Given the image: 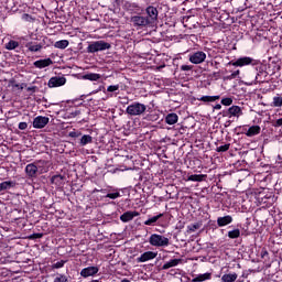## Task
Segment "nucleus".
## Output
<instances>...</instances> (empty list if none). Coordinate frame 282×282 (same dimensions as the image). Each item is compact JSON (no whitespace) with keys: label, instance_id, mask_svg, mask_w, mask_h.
Instances as JSON below:
<instances>
[{"label":"nucleus","instance_id":"obj_26","mask_svg":"<svg viewBox=\"0 0 282 282\" xmlns=\"http://www.w3.org/2000/svg\"><path fill=\"white\" fill-rule=\"evenodd\" d=\"M15 183L12 181H4L2 183H0V193H2V191H9V188H14Z\"/></svg>","mask_w":282,"mask_h":282},{"label":"nucleus","instance_id":"obj_9","mask_svg":"<svg viewBox=\"0 0 282 282\" xmlns=\"http://www.w3.org/2000/svg\"><path fill=\"white\" fill-rule=\"evenodd\" d=\"M50 124V119L47 117L37 116L33 119L34 129H45Z\"/></svg>","mask_w":282,"mask_h":282},{"label":"nucleus","instance_id":"obj_14","mask_svg":"<svg viewBox=\"0 0 282 282\" xmlns=\"http://www.w3.org/2000/svg\"><path fill=\"white\" fill-rule=\"evenodd\" d=\"M25 173L28 177H36L39 175V166H36L34 163H30L25 166Z\"/></svg>","mask_w":282,"mask_h":282},{"label":"nucleus","instance_id":"obj_6","mask_svg":"<svg viewBox=\"0 0 282 282\" xmlns=\"http://www.w3.org/2000/svg\"><path fill=\"white\" fill-rule=\"evenodd\" d=\"M228 65H232L234 67H243L246 65H259V61L252 57H240L236 62H229Z\"/></svg>","mask_w":282,"mask_h":282},{"label":"nucleus","instance_id":"obj_35","mask_svg":"<svg viewBox=\"0 0 282 282\" xmlns=\"http://www.w3.org/2000/svg\"><path fill=\"white\" fill-rule=\"evenodd\" d=\"M271 107H282V97L281 95H276L273 97V101L271 104Z\"/></svg>","mask_w":282,"mask_h":282},{"label":"nucleus","instance_id":"obj_21","mask_svg":"<svg viewBox=\"0 0 282 282\" xmlns=\"http://www.w3.org/2000/svg\"><path fill=\"white\" fill-rule=\"evenodd\" d=\"M177 120H180V117L175 112H171L165 117L166 124H177Z\"/></svg>","mask_w":282,"mask_h":282},{"label":"nucleus","instance_id":"obj_51","mask_svg":"<svg viewBox=\"0 0 282 282\" xmlns=\"http://www.w3.org/2000/svg\"><path fill=\"white\" fill-rule=\"evenodd\" d=\"M219 63L218 62H212V67H215V69H218Z\"/></svg>","mask_w":282,"mask_h":282},{"label":"nucleus","instance_id":"obj_20","mask_svg":"<svg viewBox=\"0 0 282 282\" xmlns=\"http://www.w3.org/2000/svg\"><path fill=\"white\" fill-rule=\"evenodd\" d=\"M259 133H261V127L259 126H251L247 132H245V135H247V138H254V135H259Z\"/></svg>","mask_w":282,"mask_h":282},{"label":"nucleus","instance_id":"obj_30","mask_svg":"<svg viewBox=\"0 0 282 282\" xmlns=\"http://www.w3.org/2000/svg\"><path fill=\"white\" fill-rule=\"evenodd\" d=\"M26 47L30 52H41L43 50V45L41 44H33L32 42H29L26 44Z\"/></svg>","mask_w":282,"mask_h":282},{"label":"nucleus","instance_id":"obj_50","mask_svg":"<svg viewBox=\"0 0 282 282\" xmlns=\"http://www.w3.org/2000/svg\"><path fill=\"white\" fill-rule=\"evenodd\" d=\"M221 76V74L219 72H215L212 75V78H215L216 80Z\"/></svg>","mask_w":282,"mask_h":282},{"label":"nucleus","instance_id":"obj_5","mask_svg":"<svg viewBox=\"0 0 282 282\" xmlns=\"http://www.w3.org/2000/svg\"><path fill=\"white\" fill-rule=\"evenodd\" d=\"M145 18L147 20L152 24V28L155 25V23H158V17L160 14V12L158 11V8L153 7V6H149L145 9Z\"/></svg>","mask_w":282,"mask_h":282},{"label":"nucleus","instance_id":"obj_11","mask_svg":"<svg viewBox=\"0 0 282 282\" xmlns=\"http://www.w3.org/2000/svg\"><path fill=\"white\" fill-rule=\"evenodd\" d=\"M98 272H100L98 267H87L82 269L80 276H83V279H88V276H96Z\"/></svg>","mask_w":282,"mask_h":282},{"label":"nucleus","instance_id":"obj_37","mask_svg":"<svg viewBox=\"0 0 282 282\" xmlns=\"http://www.w3.org/2000/svg\"><path fill=\"white\" fill-rule=\"evenodd\" d=\"M202 228V223H195L193 225L187 226L188 232H195V230H199Z\"/></svg>","mask_w":282,"mask_h":282},{"label":"nucleus","instance_id":"obj_25","mask_svg":"<svg viewBox=\"0 0 282 282\" xmlns=\"http://www.w3.org/2000/svg\"><path fill=\"white\" fill-rule=\"evenodd\" d=\"M64 180H65V176L57 174V175L52 176L51 183L55 184V186H63Z\"/></svg>","mask_w":282,"mask_h":282},{"label":"nucleus","instance_id":"obj_46","mask_svg":"<svg viewBox=\"0 0 282 282\" xmlns=\"http://www.w3.org/2000/svg\"><path fill=\"white\" fill-rule=\"evenodd\" d=\"M18 128L20 131H25V129H28V122H20Z\"/></svg>","mask_w":282,"mask_h":282},{"label":"nucleus","instance_id":"obj_56","mask_svg":"<svg viewBox=\"0 0 282 282\" xmlns=\"http://www.w3.org/2000/svg\"><path fill=\"white\" fill-rule=\"evenodd\" d=\"M268 256V251L262 252V258Z\"/></svg>","mask_w":282,"mask_h":282},{"label":"nucleus","instance_id":"obj_57","mask_svg":"<svg viewBox=\"0 0 282 282\" xmlns=\"http://www.w3.org/2000/svg\"><path fill=\"white\" fill-rule=\"evenodd\" d=\"M121 282H130L129 279H123Z\"/></svg>","mask_w":282,"mask_h":282},{"label":"nucleus","instance_id":"obj_17","mask_svg":"<svg viewBox=\"0 0 282 282\" xmlns=\"http://www.w3.org/2000/svg\"><path fill=\"white\" fill-rule=\"evenodd\" d=\"M52 58L39 59L33 63L34 67L37 69H44V67H50L52 65Z\"/></svg>","mask_w":282,"mask_h":282},{"label":"nucleus","instance_id":"obj_4","mask_svg":"<svg viewBox=\"0 0 282 282\" xmlns=\"http://www.w3.org/2000/svg\"><path fill=\"white\" fill-rule=\"evenodd\" d=\"M149 243L150 246H154L156 248H166V246H169V238L162 235L153 234L150 236Z\"/></svg>","mask_w":282,"mask_h":282},{"label":"nucleus","instance_id":"obj_43","mask_svg":"<svg viewBox=\"0 0 282 282\" xmlns=\"http://www.w3.org/2000/svg\"><path fill=\"white\" fill-rule=\"evenodd\" d=\"M54 282H69V279L61 274L59 276L55 278Z\"/></svg>","mask_w":282,"mask_h":282},{"label":"nucleus","instance_id":"obj_22","mask_svg":"<svg viewBox=\"0 0 282 282\" xmlns=\"http://www.w3.org/2000/svg\"><path fill=\"white\" fill-rule=\"evenodd\" d=\"M208 175L206 174H192L187 177L188 182H204Z\"/></svg>","mask_w":282,"mask_h":282},{"label":"nucleus","instance_id":"obj_36","mask_svg":"<svg viewBox=\"0 0 282 282\" xmlns=\"http://www.w3.org/2000/svg\"><path fill=\"white\" fill-rule=\"evenodd\" d=\"M229 150H230V143H225L216 148V153H226V151H229Z\"/></svg>","mask_w":282,"mask_h":282},{"label":"nucleus","instance_id":"obj_23","mask_svg":"<svg viewBox=\"0 0 282 282\" xmlns=\"http://www.w3.org/2000/svg\"><path fill=\"white\" fill-rule=\"evenodd\" d=\"M212 274L210 273H203L198 274L192 279V282H203V281H210Z\"/></svg>","mask_w":282,"mask_h":282},{"label":"nucleus","instance_id":"obj_31","mask_svg":"<svg viewBox=\"0 0 282 282\" xmlns=\"http://www.w3.org/2000/svg\"><path fill=\"white\" fill-rule=\"evenodd\" d=\"M101 76L100 74L90 73L83 76L84 80H100Z\"/></svg>","mask_w":282,"mask_h":282},{"label":"nucleus","instance_id":"obj_24","mask_svg":"<svg viewBox=\"0 0 282 282\" xmlns=\"http://www.w3.org/2000/svg\"><path fill=\"white\" fill-rule=\"evenodd\" d=\"M162 217H164V214L153 216L152 218H149L148 220L144 221V226H155V224H158V220L162 219Z\"/></svg>","mask_w":282,"mask_h":282},{"label":"nucleus","instance_id":"obj_12","mask_svg":"<svg viewBox=\"0 0 282 282\" xmlns=\"http://www.w3.org/2000/svg\"><path fill=\"white\" fill-rule=\"evenodd\" d=\"M134 217H140V213L128 210L120 216V220L123 224H129V221H133Z\"/></svg>","mask_w":282,"mask_h":282},{"label":"nucleus","instance_id":"obj_29","mask_svg":"<svg viewBox=\"0 0 282 282\" xmlns=\"http://www.w3.org/2000/svg\"><path fill=\"white\" fill-rule=\"evenodd\" d=\"M68 46H69V41L67 40L57 41L54 44V47H56L57 50H66V47Z\"/></svg>","mask_w":282,"mask_h":282},{"label":"nucleus","instance_id":"obj_48","mask_svg":"<svg viewBox=\"0 0 282 282\" xmlns=\"http://www.w3.org/2000/svg\"><path fill=\"white\" fill-rule=\"evenodd\" d=\"M22 19H23V21H32V15H30V14H28V13H24V14L22 15Z\"/></svg>","mask_w":282,"mask_h":282},{"label":"nucleus","instance_id":"obj_42","mask_svg":"<svg viewBox=\"0 0 282 282\" xmlns=\"http://www.w3.org/2000/svg\"><path fill=\"white\" fill-rule=\"evenodd\" d=\"M65 265V260L58 261L53 264V269L58 270Z\"/></svg>","mask_w":282,"mask_h":282},{"label":"nucleus","instance_id":"obj_18","mask_svg":"<svg viewBox=\"0 0 282 282\" xmlns=\"http://www.w3.org/2000/svg\"><path fill=\"white\" fill-rule=\"evenodd\" d=\"M230 224H232V216L230 215L217 218V226L219 228H224V226H228Z\"/></svg>","mask_w":282,"mask_h":282},{"label":"nucleus","instance_id":"obj_38","mask_svg":"<svg viewBox=\"0 0 282 282\" xmlns=\"http://www.w3.org/2000/svg\"><path fill=\"white\" fill-rule=\"evenodd\" d=\"M239 74H240L239 69L234 70L230 75H228L226 77V79L227 80H235V78H239Z\"/></svg>","mask_w":282,"mask_h":282},{"label":"nucleus","instance_id":"obj_34","mask_svg":"<svg viewBox=\"0 0 282 282\" xmlns=\"http://www.w3.org/2000/svg\"><path fill=\"white\" fill-rule=\"evenodd\" d=\"M17 47H19V42L11 40L6 44V50L12 51V50H17Z\"/></svg>","mask_w":282,"mask_h":282},{"label":"nucleus","instance_id":"obj_33","mask_svg":"<svg viewBox=\"0 0 282 282\" xmlns=\"http://www.w3.org/2000/svg\"><path fill=\"white\" fill-rule=\"evenodd\" d=\"M228 237L229 239H239V237H241V231L239 229L228 231Z\"/></svg>","mask_w":282,"mask_h":282},{"label":"nucleus","instance_id":"obj_47","mask_svg":"<svg viewBox=\"0 0 282 282\" xmlns=\"http://www.w3.org/2000/svg\"><path fill=\"white\" fill-rule=\"evenodd\" d=\"M43 234H33L31 236H29V239H42Z\"/></svg>","mask_w":282,"mask_h":282},{"label":"nucleus","instance_id":"obj_49","mask_svg":"<svg viewBox=\"0 0 282 282\" xmlns=\"http://www.w3.org/2000/svg\"><path fill=\"white\" fill-rule=\"evenodd\" d=\"M26 91H32V94H36V86L28 87Z\"/></svg>","mask_w":282,"mask_h":282},{"label":"nucleus","instance_id":"obj_1","mask_svg":"<svg viewBox=\"0 0 282 282\" xmlns=\"http://www.w3.org/2000/svg\"><path fill=\"white\" fill-rule=\"evenodd\" d=\"M147 112V105L134 101L129 105L126 109L128 116H143Z\"/></svg>","mask_w":282,"mask_h":282},{"label":"nucleus","instance_id":"obj_32","mask_svg":"<svg viewBox=\"0 0 282 282\" xmlns=\"http://www.w3.org/2000/svg\"><path fill=\"white\" fill-rule=\"evenodd\" d=\"M219 96H203L198 100L202 102H215V100H219Z\"/></svg>","mask_w":282,"mask_h":282},{"label":"nucleus","instance_id":"obj_19","mask_svg":"<svg viewBox=\"0 0 282 282\" xmlns=\"http://www.w3.org/2000/svg\"><path fill=\"white\" fill-rule=\"evenodd\" d=\"M183 259H172L162 265V270H170V268H176L180 263H183Z\"/></svg>","mask_w":282,"mask_h":282},{"label":"nucleus","instance_id":"obj_40","mask_svg":"<svg viewBox=\"0 0 282 282\" xmlns=\"http://www.w3.org/2000/svg\"><path fill=\"white\" fill-rule=\"evenodd\" d=\"M120 89V85H111L108 86L107 91H109L110 94H113L115 91H118Z\"/></svg>","mask_w":282,"mask_h":282},{"label":"nucleus","instance_id":"obj_3","mask_svg":"<svg viewBox=\"0 0 282 282\" xmlns=\"http://www.w3.org/2000/svg\"><path fill=\"white\" fill-rule=\"evenodd\" d=\"M105 50H111V44L105 41H96L88 45L87 53L96 54V52H105Z\"/></svg>","mask_w":282,"mask_h":282},{"label":"nucleus","instance_id":"obj_41","mask_svg":"<svg viewBox=\"0 0 282 282\" xmlns=\"http://www.w3.org/2000/svg\"><path fill=\"white\" fill-rule=\"evenodd\" d=\"M106 197H108L109 199H118V197H120V192L108 193Z\"/></svg>","mask_w":282,"mask_h":282},{"label":"nucleus","instance_id":"obj_58","mask_svg":"<svg viewBox=\"0 0 282 282\" xmlns=\"http://www.w3.org/2000/svg\"><path fill=\"white\" fill-rule=\"evenodd\" d=\"M13 87H19L20 88V85L19 84H14Z\"/></svg>","mask_w":282,"mask_h":282},{"label":"nucleus","instance_id":"obj_2","mask_svg":"<svg viewBox=\"0 0 282 282\" xmlns=\"http://www.w3.org/2000/svg\"><path fill=\"white\" fill-rule=\"evenodd\" d=\"M130 22L132 23L133 28H139L142 30V28H153L151 22L147 19V15L137 14L132 15L130 18Z\"/></svg>","mask_w":282,"mask_h":282},{"label":"nucleus","instance_id":"obj_28","mask_svg":"<svg viewBox=\"0 0 282 282\" xmlns=\"http://www.w3.org/2000/svg\"><path fill=\"white\" fill-rule=\"evenodd\" d=\"M237 273H227L221 276V282H235L237 281Z\"/></svg>","mask_w":282,"mask_h":282},{"label":"nucleus","instance_id":"obj_52","mask_svg":"<svg viewBox=\"0 0 282 282\" xmlns=\"http://www.w3.org/2000/svg\"><path fill=\"white\" fill-rule=\"evenodd\" d=\"M214 109H216V111H219V109H221V104L216 105Z\"/></svg>","mask_w":282,"mask_h":282},{"label":"nucleus","instance_id":"obj_15","mask_svg":"<svg viewBox=\"0 0 282 282\" xmlns=\"http://www.w3.org/2000/svg\"><path fill=\"white\" fill-rule=\"evenodd\" d=\"M124 8L128 12H131V14H140V12H142V8H140L138 3L126 2Z\"/></svg>","mask_w":282,"mask_h":282},{"label":"nucleus","instance_id":"obj_55","mask_svg":"<svg viewBox=\"0 0 282 282\" xmlns=\"http://www.w3.org/2000/svg\"><path fill=\"white\" fill-rule=\"evenodd\" d=\"M69 135L70 138H76V132H70Z\"/></svg>","mask_w":282,"mask_h":282},{"label":"nucleus","instance_id":"obj_8","mask_svg":"<svg viewBox=\"0 0 282 282\" xmlns=\"http://www.w3.org/2000/svg\"><path fill=\"white\" fill-rule=\"evenodd\" d=\"M206 61V53L203 51H197L189 55V62L193 63V65H200V63H204Z\"/></svg>","mask_w":282,"mask_h":282},{"label":"nucleus","instance_id":"obj_16","mask_svg":"<svg viewBox=\"0 0 282 282\" xmlns=\"http://www.w3.org/2000/svg\"><path fill=\"white\" fill-rule=\"evenodd\" d=\"M257 69V76H256V82L257 83H264L265 82V79H263V78H267L268 77V72H265V67H263V66H259V67H257L256 68ZM263 76V77H262Z\"/></svg>","mask_w":282,"mask_h":282},{"label":"nucleus","instance_id":"obj_45","mask_svg":"<svg viewBox=\"0 0 282 282\" xmlns=\"http://www.w3.org/2000/svg\"><path fill=\"white\" fill-rule=\"evenodd\" d=\"M193 69L192 65H182L181 66V72H191Z\"/></svg>","mask_w":282,"mask_h":282},{"label":"nucleus","instance_id":"obj_54","mask_svg":"<svg viewBox=\"0 0 282 282\" xmlns=\"http://www.w3.org/2000/svg\"><path fill=\"white\" fill-rule=\"evenodd\" d=\"M98 91H102V88H101V87H99V89L94 90V91H93V94H98Z\"/></svg>","mask_w":282,"mask_h":282},{"label":"nucleus","instance_id":"obj_7","mask_svg":"<svg viewBox=\"0 0 282 282\" xmlns=\"http://www.w3.org/2000/svg\"><path fill=\"white\" fill-rule=\"evenodd\" d=\"M224 118H239V116H243V111L239 106H231L228 110L223 111Z\"/></svg>","mask_w":282,"mask_h":282},{"label":"nucleus","instance_id":"obj_13","mask_svg":"<svg viewBox=\"0 0 282 282\" xmlns=\"http://www.w3.org/2000/svg\"><path fill=\"white\" fill-rule=\"evenodd\" d=\"M158 257V252L147 251L137 258L138 263H145V261H151Z\"/></svg>","mask_w":282,"mask_h":282},{"label":"nucleus","instance_id":"obj_39","mask_svg":"<svg viewBox=\"0 0 282 282\" xmlns=\"http://www.w3.org/2000/svg\"><path fill=\"white\" fill-rule=\"evenodd\" d=\"M220 102L225 107H230V105H232V98H230V97L223 98Z\"/></svg>","mask_w":282,"mask_h":282},{"label":"nucleus","instance_id":"obj_10","mask_svg":"<svg viewBox=\"0 0 282 282\" xmlns=\"http://www.w3.org/2000/svg\"><path fill=\"white\" fill-rule=\"evenodd\" d=\"M65 83H67V79L64 76H55V77H51L47 85L50 88H54V87H63V85H65Z\"/></svg>","mask_w":282,"mask_h":282},{"label":"nucleus","instance_id":"obj_44","mask_svg":"<svg viewBox=\"0 0 282 282\" xmlns=\"http://www.w3.org/2000/svg\"><path fill=\"white\" fill-rule=\"evenodd\" d=\"M272 127H274L275 129L282 127V118L276 119L274 122H272Z\"/></svg>","mask_w":282,"mask_h":282},{"label":"nucleus","instance_id":"obj_53","mask_svg":"<svg viewBox=\"0 0 282 282\" xmlns=\"http://www.w3.org/2000/svg\"><path fill=\"white\" fill-rule=\"evenodd\" d=\"M25 87H28V84H25V83H22V84L20 85V89H23V88H25Z\"/></svg>","mask_w":282,"mask_h":282},{"label":"nucleus","instance_id":"obj_27","mask_svg":"<svg viewBox=\"0 0 282 282\" xmlns=\"http://www.w3.org/2000/svg\"><path fill=\"white\" fill-rule=\"evenodd\" d=\"M94 142V138L89 134H84L80 139V147H87V144H91Z\"/></svg>","mask_w":282,"mask_h":282}]
</instances>
